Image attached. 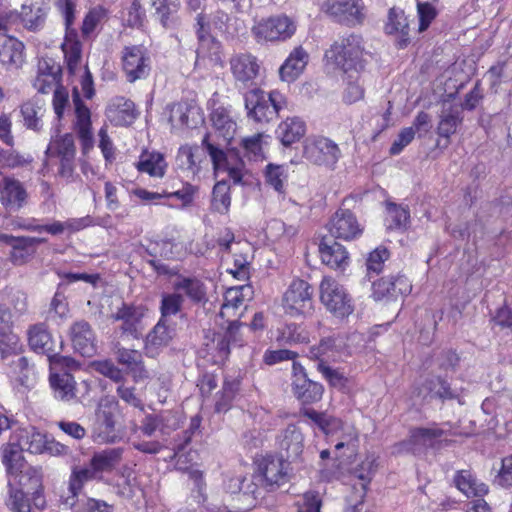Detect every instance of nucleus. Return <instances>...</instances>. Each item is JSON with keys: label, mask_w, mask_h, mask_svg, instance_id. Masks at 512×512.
<instances>
[{"label": "nucleus", "mask_w": 512, "mask_h": 512, "mask_svg": "<svg viewBox=\"0 0 512 512\" xmlns=\"http://www.w3.org/2000/svg\"><path fill=\"white\" fill-rule=\"evenodd\" d=\"M333 432L328 435H337L335 451L337 457L355 456L359 447V432L351 424L342 423L339 420V426H332Z\"/></svg>", "instance_id": "obj_23"}, {"label": "nucleus", "mask_w": 512, "mask_h": 512, "mask_svg": "<svg viewBox=\"0 0 512 512\" xmlns=\"http://www.w3.org/2000/svg\"><path fill=\"white\" fill-rule=\"evenodd\" d=\"M30 348L40 354H47L53 350L54 341L45 324L32 325L27 331Z\"/></svg>", "instance_id": "obj_35"}, {"label": "nucleus", "mask_w": 512, "mask_h": 512, "mask_svg": "<svg viewBox=\"0 0 512 512\" xmlns=\"http://www.w3.org/2000/svg\"><path fill=\"white\" fill-rule=\"evenodd\" d=\"M286 107L285 96L277 90L266 94L254 88L245 94V108L249 118L256 122H269Z\"/></svg>", "instance_id": "obj_5"}, {"label": "nucleus", "mask_w": 512, "mask_h": 512, "mask_svg": "<svg viewBox=\"0 0 512 512\" xmlns=\"http://www.w3.org/2000/svg\"><path fill=\"white\" fill-rule=\"evenodd\" d=\"M176 291H183L193 301L200 302L205 298L206 288L204 284L195 278H183L174 283Z\"/></svg>", "instance_id": "obj_54"}, {"label": "nucleus", "mask_w": 512, "mask_h": 512, "mask_svg": "<svg viewBox=\"0 0 512 512\" xmlns=\"http://www.w3.org/2000/svg\"><path fill=\"white\" fill-rule=\"evenodd\" d=\"M49 157L57 156L60 161L59 174L64 178L72 175L74 166L75 148L73 136L65 134L60 138H54L46 151Z\"/></svg>", "instance_id": "obj_19"}, {"label": "nucleus", "mask_w": 512, "mask_h": 512, "mask_svg": "<svg viewBox=\"0 0 512 512\" xmlns=\"http://www.w3.org/2000/svg\"><path fill=\"white\" fill-rule=\"evenodd\" d=\"M258 473L266 485H279L286 475L283 459L274 456L263 458L258 464Z\"/></svg>", "instance_id": "obj_32"}, {"label": "nucleus", "mask_w": 512, "mask_h": 512, "mask_svg": "<svg viewBox=\"0 0 512 512\" xmlns=\"http://www.w3.org/2000/svg\"><path fill=\"white\" fill-rule=\"evenodd\" d=\"M49 10V0H26L20 12L24 27L32 31L43 27Z\"/></svg>", "instance_id": "obj_26"}, {"label": "nucleus", "mask_w": 512, "mask_h": 512, "mask_svg": "<svg viewBox=\"0 0 512 512\" xmlns=\"http://www.w3.org/2000/svg\"><path fill=\"white\" fill-rule=\"evenodd\" d=\"M385 31L388 34L399 36L400 46L406 44L408 36V22L402 10L393 8L389 11Z\"/></svg>", "instance_id": "obj_49"}, {"label": "nucleus", "mask_w": 512, "mask_h": 512, "mask_svg": "<svg viewBox=\"0 0 512 512\" xmlns=\"http://www.w3.org/2000/svg\"><path fill=\"white\" fill-rule=\"evenodd\" d=\"M303 156L310 163L333 169L341 157L338 145L324 136H310L303 144Z\"/></svg>", "instance_id": "obj_9"}, {"label": "nucleus", "mask_w": 512, "mask_h": 512, "mask_svg": "<svg viewBox=\"0 0 512 512\" xmlns=\"http://www.w3.org/2000/svg\"><path fill=\"white\" fill-rule=\"evenodd\" d=\"M25 449L22 447L20 441L13 439V433L10 436L9 442L2 446V462L5 465L8 474L13 475L18 472L22 467H26L22 452Z\"/></svg>", "instance_id": "obj_37"}, {"label": "nucleus", "mask_w": 512, "mask_h": 512, "mask_svg": "<svg viewBox=\"0 0 512 512\" xmlns=\"http://www.w3.org/2000/svg\"><path fill=\"white\" fill-rule=\"evenodd\" d=\"M322 10L347 25L360 24L365 16L362 0H328Z\"/></svg>", "instance_id": "obj_14"}, {"label": "nucleus", "mask_w": 512, "mask_h": 512, "mask_svg": "<svg viewBox=\"0 0 512 512\" xmlns=\"http://www.w3.org/2000/svg\"><path fill=\"white\" fill-rule=\"evenodd\" d=\"M25 62V46L13 36L0 34V66L7 70H17Z\"/></svg>", "instance_id": "obj_20"}, {"label": "nucleus", "mask_w": 512, "mask_h": 512, "mask_svg": "<svg viewBox=\"0 0 512 512\" xmlns=\"http://www.w3.org/2000/svg\"><path fill=\"white\" fill-rule=\"evenodd\" d=\"M13 439L20 441L22 447L30 453H44L46 436L37 431L34 427L14 431Z\"/></svg>", "instance_id": "obj_39"}, {"label": "nucleus", "mask_w": 512, "mask_h": 512, "mask_svg": "<svg viewBox=\"0 0 512 512\" xmlns=\"http://www.w3.org/2000/svg\"><path fill=\"white\" fill-rule=\"evenodd\" d=\"M240 382L237 379L225 380L222 391L216 401L215 408L218 412H226L230 409L233 400L239 390Z\"/></svg>", "instance_id": "obj_57"}, {"label": "nucleus", "mask_w": 512, "mask_h": 512, "mask_svg": "<svg viewBox=\"0 0 512 512\" xmlns=\"http://www.w3.org/2000/svg\"><path fill=\"white\" fill-rule=\"evenodd\" d=\"M74 349L82 356L90 357L96 352L95 337L88 323L76 322L70 331Z\"/></svg>", "instance_id": "obj_27"}, {"label": "nucleus", "mask_w": 512, "mask_h": 512, "mask_svg": "<svg viewBox=\"0 0 512 512\" xmlns=\"http://www.w3.org/2000/svg\"><path fill=\"white\" fill-rule=\"evenodd\" d=\"M43 240L36 237H22L13 242L10 259L15 265H23L35 252V245Z\"/></svg>", "instance_id": "obj_44"}, {"label": "nucleus", "mask_w": 512, "mask_h": 512, "mask_svg": "<svg viewBox=\"0 0 512 512\" xmlns=\"http://www.w3.org/2000/svg\"><path fill=\"white\" fill-rule=\"evenodd\" d=\"M212 131L205 138L207 149L213 161L216 176L227 173L235 184H241L246 174L244 162L234 150H223L216 147L210 140L216 141L218 146H226L233 140L237 124L231 114V107L220 103L219 95L213 94L208 101Z\"/></svg>", "instance_id": "obj_1"}, {"label": "nucleus", "mask_w": 512, "mask_h": 512, "mask_svg": "<svg viewBox=\"0 0 512 512\" xmlns=\"http://www.w3.org/2000/svg\"><path fill=\"white\" fill-rule=\"evenodd\" d=\"M176 291L174 293H165L161 300L162 317L176 315L182 306L183 297Z\"/></svg>", "instance_id": "obj_64"}, {"label": "nucleus", "mask_w": 512, "mask_h": 512, "mask_svg": "<svg viewBox=\"0 0 512 512\" xmlns=\"http://www.w3.org/2000/svg\"><path fill=\"white\" fill-rule=\"evenodd\" d=\"M73 103L75 106L76 127L78 134L82 140L84 149H87L92 146L91 116L89 109L85 107L81 102L80 93L77 86L73 88Z\"/></svg>", "instance_id": "obj_30"}, {"label": "nucleus", "mask_w": 512, "mask_h": 512, "mask_svg": "<svg viewBox=\"0 0 512 512\" xmlns=\"http://www.w3.org/2000/svg\"><path fill=\"white\" fill-rule=\"evenodd\" d=\"M198 153L199 148L197 146L184 145L179 149L177 160L182 167L195 174L197 172Z\"/></svg>", "instance_id": "obj_63"}, {"label": "nucleus", "mask_w": 512, "mask_h": 512, "mask_svg": "<svg viewBox=\"0 0 512 512\" xmlns=\"http://www.w3.org/2000/svg\"><path fill=\"white\" fill-rule=\"evenodd\" d=\"M122 61L123 70L130 82L145 78L149 74V57L141 46L126 47Z\"/></svg>", "instance_id": "obj_16"}, {"label": "nucleus", "mask_w": 512, "mask_h": 512, "mask_svg": "<svg viewBox=\"0 0 512 512\" xmlns=\"http://www.w3.org/2000/svg\"><path fill=\"white\" fill-rule=\"evenodd\" d=\"M61 77V68L54 67L52 68V72L48 74L45 73H37L36 78L34 79L33 86L40 93H48L53 89H56L59 86V81Z\"/></svg>", "instance_id": "obj_58"}, {"label": "nucleus", "mask_w": 512, "mask_h": 512, "mask_svg": "<svg viewBox=\"0 0 512 512\" xmlns=\"http://www.w3.org/2000/svg\"><path fill=\"white\" fill-rule=\"evenodd\" d=\"M271 137L264 133H258L242 140V145L247 155L254 160L264 158Z\"/></svg>", "instance_id": "obj_51"}, {"label": "nucleus", "mask_w": 512, "mask_h": 512, "mask_svg": "<svg viewBox=\"0 0 512 512\" xmlns=\"http://www.w3.org/2000/svg\"><path fill=\"white\" fill-rule=\"evenodd\" d=\"M275 134L282 145L291 146L306 134V123L297 116L287 117L278 124Z\"/></svg>", "instance_id": "obj_28"}, {"label": "nucleus", "mask_w": 512, "mask_h": 512, "mask_svg": "<svg viewBox=\"0 0 512 512\" xmlns=\"http://www.w3.org/2000/svg\"><path fill=\"white\" fill-rule=\"evenodd\" d=\"M279 446L286 451L287 457L297 459L304 449V437L299 428L295 425H289L279 438Z\"/></svg>", "instance_id": "obj_38"}, {"label": "nucleus", "mask_w": 512, "mask_h": 512, "mask_svg": "<svg viewBox=\"0 0 512 512\" xmlns=\"http://www.w3.org/2000/svg\"><path fill=\"white\" fill-rule=\"evenodd\" d=\"M236 327L229 325L225 334L217 333L212 339L207 338L205 343V357H208L214 364H222L230 353L229 338L232 336Z\"/></svg>", "instance_id": "obj_31"}, {"label": "nucleus", "mask_w": 512, "mask_h": 512, "mask_svg": "<svg viewBox=\"0 0 512 512\" xmlns=\"http://www.w3.org/2000/svg\"><path fill=\"white\" fill-rule=\"evenodd\" d=\"M20 112L23 118V124L27 129L40 131L43 123L42 118L45 113L44 103L37 99L24 102L21 105Z\"/></svg>", "instance_id": "obj_40"}, {"label": "nucleus", "mask_w": 512, "mask_h": 512, "mask_svg": "<svg viewBox=\"0 0 512 512\" xmlns=\"http://www.w3.org/2000/svg\"><path fill=\"white\" fill-rule=\"evenodd\" d=\"M377 469L378 458L373 454L367 455L364 460L355 468V476L362 481L359 504L363 502L364 496L368 490V486Z\"/></svg>", "instance_id": "obj_47"}, {"label": "nucleus", "mask_w": 512, "mask_h": 512, "mask_svg": "<svg viewBox=\"0 0 512 512\" xmlns=\"http://www.w3.org/2000/svg\"><path fill=\"white\" fill-rule=\"evenodd\" d=\"M173 335V329L168 327L163 320H160L146 337V354L150 357L156 356L163 347L169 344Z\"/></svg>", "instance_id": "obj_34"}, {"label": "nucleus", "mask_w": 512, "mask_h": 512, "mask_svg": "<svg viewBox=\"0 0 512 512\" xmlns=\"http://www.w3.org/2000/svg\"><path fill=\"white\" fill-rule=\"evenodd\" d=\"M118 361L125 365L127 369L132 373L135 382H140L149 377L148 371L142 364V356L140 352L129 349H119Z\"/></svg>", "instance_id": "obj_42"}, {"label": "nucleus", "mask_w": 512, "mask_h": 512, "mask_svg": "<svg viewBox=\"0 0 512 512\" xmlns=\"http://www.w3.org/2000/svg\"><path fill=\"white\" fill-rule=\"evenodd\" d=\"M146 312L147 310L142 306H123L113 317L115 320L123 321L122 329L125 333H129L133 337H138L143 329L141 321L144 318Z\"/></svg>", "instance_id": "obj_33"}, {"label": "nucleus", "mask_w": 512, "mask_h": 512, "mask_svg": "<svg viewBox=\"0 0 512 512\" xmlns=\"http://www.w3.org/2000/svg\"><path fill=\"white\" fill-rule=\"evenodd\" d=\"M138 170L145 172L152 177H163L167 168V163L162 154L158 152L142 153L138 162Z\"/></svg>", "instance_id": "obj_45"}, {"label": "nucleus", "mask_w": 512, "mask_h": 512, "mask_svg": "<svg viewBox=\"0 0 512 512\" xmlns=\"http://www.w3.org/2000/svg\"><path fill=\"white\" fill-rule=\"evenodd\" d=\"M229 65L235 84L240 87L248 88L256 85L263 74L260 60L251 53L233 55Z\"/></svg>", "instance_id": "obj_12"}, {"label": "nucleus", "mask_w": 512, "mask_h": 512, "mask_svg": "<svg viewBox=\"0 0 512 512\" xmlns=\"http://www.w3.org/2000/svg\"><path fill=\"white\" fill-rule=\"evenodd\" d=\"M28 194L24 185L13 177L0 180V203L9 210L20 209L27 200Z\"/></svg>", "instance_id": "obj_24"}, {"label": "nucleus", "mask_w": 512, "mask_h": 512, "mask_svg": "<svg viewBox=\"0 0 512 512\" xmlns=\"http://www.w3.org/2000/svg\"><path fill=\"white\" fill-rule=\"evenodd\" d=\"M363 41L351 34L335 41L324 54V64L329 70H341L345 74L343 101L352 104L364 97L359 72L364 68Z\"/></svg>", "instance_id": "obj_2"}, {"label": "nucleus", "mask_w": 512, "mask_h": 512, "mask_svg": "<svg viewBox=\"0 0 512 512\" xmlns=\"http://www.w3.org/2000/svg\"><path fill=\"white\" fill-rule=\"evenodd\" d=\"M107 20V10L102 6H96L90 9L84 17L82 24V33L89 37L97 28Z\"/></svg>", "instance_id": "obj_56"}, {"label": "nucleus", "mask_w": 512, "mask_h": 512, "mask_svg": "<svg viewBox=\"0 0 512 512\" xmlns=\"http://www.w3.org/2000/svg\"><path fill=\"white\" fill-rule=\"evenodd\" d=\"M0 351L3 358L9 355H19L22 351V344L19 337L9 330L0 332Z\"/></svg>", "instance_id": "obj_59"}, {"label": "nucleus", "mask_w": 512, "mask_h": 512, "mask_svg": "<svg viewBox=\"0 0 512 512\" xmlns=\"http://www.w3.org/2000/svg\"><path fill=\"white\" fill-rule=\"evenodd\" d=\"M296 22L287 15L262 17L254 21L251 34L258 44L281 43L293 37Z\"/></svg>", "instance_id": "obj_3"}, {"label": "nucleus", "mask_w": 512, "mask_h": 512, "mask_svg": "<svg viewBox=\"0 0 512 512\" xmlns=\"http://www.w3.org/2000/svg\"><path fill=\"white\" fill-rule=\"evenodd\" d=\"M457 488L467 497L481 498L488 493V486L478 480L470 471H461L455 477Z\"/></svg>", "instance_id": "obj_41"}, {"label": "nucleus", "mask_w": 512, "mask_h": 512, "mask_svg": "<svg viewBox=\"0 0 512 512\" xmlns=\"http://www.w3.org/2000/svg\"><path fill=\"white\" fill-rule=\"evenodd\" d=\"M97 417L99 420H102V423L99 426L100 432L96 436L97 440L103 443L115 442L117 436L114 433V421L112 416L107 415L105 411L99 409Z\"/></svg>", "instance_id": "obj_61"}, {"label": "nucleus", "mask_w": 512, "mask_h": 512, "mask_svg": "<svg viewBox=\"0 0 512 512\" xmlns=\"http://www.w3.org/2000/svg\"><path fill=\"white\" fill-rule=\"evenodd\" d=\"M155 14L163 26H168L172 16L177 12L178 0H151Z\"/></svg>", "instance_id": "obj_60"}, {"label": "nucleus", "mask_w": 512, "mask_h": 512, "mask_svg": "<svg viewBox=\"0 0 512 512\" xmlns=\"http://www.w3.org/2000/svg\"><path fill=\"white\" fill-rule=\"evenodd\" d=\"M409 212L405 207L387 203L385 224L388 229H403L409 222Z\"/></svg>", "instance_id": "obj_53"}, {"label": "nucleus", "mask_w": 512, "mask_h": 512, "mask_svg": "<svg viewBox=\"0 0 512 512\" xmlns=\"http://www.w3.org/2000/svg\"><path fill=\"white\" fill-rule=\"evenodd\" d=\"M452 434L438 425L417 428L411 431L408 440L404 442L406 450L413 453L421 452L427 448L441 449L447 446Z\"/></svg>", "instance_id": "obj_11"}, {"label": "nucleus", "mask_w": 512, "mask_h": 512, "mask_svg": "<svg viewBox=\"0 0 512 512\" xmlns=\"http://www.w3.org/2000/svg\"><path fill=\"white\" fill-rule=\"evenodd\" d=\"M123 450L121 448H111L103 450L94 454L91 459V466H93L101 478L105 472L112 471L120 462Z\"/></svg>", "instance_id": "obj_43"}, {"label": "nucleus", "mask_w": 512, "mask_h": 512, "mask_svg": "<svg viewBox=\"0 0 512 512\" xmlns=\"http://www.w3.org/2000/svg\"><path fill=\"white\" fill-rule=\"evenodd\" d=\"M253 296V289L250 285H241L230 287L224 294V301L220 310V317L226 319L229 325L238 327V322L234 320L239 314L238 308Z\"/></svg>", "instance_id": "obj_17"}, {"label": "nucleus", "mask_w": 512, "mask_h": 512, "mask_svg": "<svg viewBox=\"0 0 512 512\" xmlns=\"http://www.w3.org/2000/svg\"><path fill=\"white\" fill-rule=\"evenodd\" d=\"M100 478L93 466L76 467L73 469L69 480V491L75 497L81 490L84 482Z\"/></svg>", "instance_id": "obj_55"}, {"label": "nucleus", "mask_w": 512, "mask_h": 512, "mask_svg": "<svg viewBox=\"0 0 512 512\" xmlns=\"http://www.w3.org/2000/svg\"><path fill=\"white\" fill-rule=\"evenodd\" d=\"M309 62V54L302 47H295L279 68V78L283 82L296 81L305 71Z\"/></svg>", "instance_id": "obj_22"}, {"label": "nucleus", "mask_w": 512, "mask_h": 512, "mask_svg": "<svg viewBox=\"0 0 512 512\" xmlns=\"http://www.w3.org/2000/svg\"><path fill=\"white\" fill-rule=\"evenodd\" d=\"M225 488L228 492L234 494L242 492L248 500V505H254L256 499V485L242 476L232 477L225 482Z\"/></svg>", "instance_id": "obj_52"}, {"label": "nucleus", "mask_w": 512, "mask_h": 512, "mask_svg": "<svg viewBox=\"0 0 512 512\" xmlns=\"http://www.w3.org/2000/svg\"><path fill=\"white\" fill-rule=\"evenodd\" d=\"M169 120L174 129L192 128L203 122V115L197 104L181 102L172 105Z\"/></svg>", "instance_id": "obj_25"}, {"label": "nucleus", "mask_w": 512, "mask_h": 512, "mask_svg": "<svg viewBox=\"0 0 512 512\" xmlns=\"http://www.w3.org/2000/svg\"><path fill=\"white\" fill-rule=\"evenodd\" d=\"M320 301L337 318H346L354 311L352 297L346 288L332 277H324L319 285Z\"/></svg>", "instance_id": "obj_6"}, {"label": "nucleus", "mask_w": 512, "mask_h": 512, "mask_svg": "<svg viewBox=\"0 0 512 512\" xmlns=\"http://www.w3.org/2000/svg\"><path fill=\"white\" fill-rule=\"evenodd\" d=\"M231 206L230 186L224 180L218 181L213 188L211 209L214 212L225 215Z\"/></svg>", "instance_id": "obj_50"}, {"label": "nucleus", "mask_w": 512, "mask_h": 512, "mask_svg": "<svg viewBox=\"0 0 512 512\" xmlns=\"http://www.w3.org/2000/svg\"><path fill=\"white\" fill-rule=\"evenodd\" d=\"M106 116L116 126L130 125L136 118L134 103L123 97H117L108 105Z\"/></svg>", "instance_id": "obj_29"}, {"label": "nucleus", "mask_w": 512, "mask_h": 512, "mask_svg": "<svg viewBox=\"0 0 512 512\" xmlns=\"http://www.w3.org/2000/svg\"><path fill=\"white\" fill-rule=\"evenodd\" d=\"M198 40L196 66L215 67L223 65L222 49L220 42L210 34L209 23L204 16H198Z\"/></svg>", "instance_id": "obj_10"}, {"label": "nucleus", "mask_w": 512, "mask_h": 512, "mask_svg": "<svg viewBox=\"0 0 512 512\" xmlns=\"http://www.w3.org/2000/svg\"><path fill=\"white\" fill-rule=\"evenodd\" d=\"M8 377L15 386H29L34 370L25 357L19 356L8 368Z\"/></svg>", "instance_id": "obj_48"}, {"label": "nucleus", "mask_w": 512, "mask_h": 512, "mask_svg": "<svg viewBox=\"0 0 512 512\" xmlns=\"http://www.w3.org/2000/svg\"><path fill=\"white\" fill-rule=\"evenodd\" d=\"M50 384L54 390L55 397L62 401H70L75 398V381L71 374L51 373Z\"/></svg>", "instance_id": "obj_46"}, {"label": "nucleus", "mask_w": 512, "mask_h": 512, "mask_svg": "<svg viewBox=\"0 0 512 512\" xmlns=\"http://www.w3.org/2000/svg\"><path fill=\"white\" fill-rule=\"evenodd\" d=\"M412 285L404 275L383 277L372 285V296L375 300L396 299L398 296L411 292Z\"/></svg>", "instance_id": "obj_18"}, {"label": "nucleus", "mask_w": 512, "mask_h": 512, "mask_svg": "<svg viewBox=\"0 0 512 512\" xmlns=\"http://www.w3.org/2000/svg\"><path fill=\"white\" fill-rule=\"evenodd\" d=\"M292 391L302 404H312L321 400L323 386L308 379L304 367L293 362Z\"/></svg>", "instance_id": "obj_15"}, {"label": "nucleus", "mask_w": 512, "mask_h": 512, "mask_svg": "<svg viewBox=\"0 0 512 512\" xmlns=\"http://www.w3.org/2000/svg\"><path fill=\"white\" fill-rule=\"evenodd\" d=\"M313 291L310 284L295 278L282 295L281 307L290 317H306L313 309Z\"/></svg>", "instance_id": "obj_8"}, {"label": "nucleus", "mask_w": 512, "mask_h": 512, "mask_svg": "<svg viewBox=\"0 0 512 512\" xmlns=\"http://www.w3.org/2000/svg\"><path fill=\"white\" fill-rule=\"evenodd\" d=\"M323 264L335 270H345L350 263L347 249L333 239L323 237L318 246Z\"/></svg>", "instance_id": "obj_21"}, {"label": "nucleus", "mask_w": 512, "mask_h": 512, "mask_svg": "<svg viewBox=\"0 0 512 512\" xmlns=\"http://www.w3.org/2000/svg\"><path fill=\"white\" fill-rule=\"evenodd\" d=\"M9 485L15 488L14 494H11L9 506L17 497L18 502L26 503L25 497L31 496L34 505L37 508L45 507V499L42 495V476L38 468L26 465L14 472L13 475L9 474Z\"/></svg>", "instance_id": "obj_4"}, {"label": "nucleus", "mask_w": 512, "mask_h": 512, "mask_svg": "<svg viewBox=\"0 0 512 512\" xmlns=\"http://www.w3.org/2000/svg\"><path fill=\"white\" fill-rule=\"evenodd\" d=\"M494 483L502 488H512V453L501 459Z\"/></svg>", "instance_id": "obj_62"}, {"label": "nucleus", "mask_w": 512, "mask_h": 512, "mask_svg": "<svg viewBox=\"0 0 512 512\" xmlns=\"http://www.w3.org/2000/svg\"><path fill=\"white\" fill-rule=\"evenodd\" d=\"M57 7L64 17L66 35L62 43V51L71 74L76 76L81 59V44L75 31L70 30L76 17L77 0H58Z\"/></svg>", "instance_id": "obj_7"}, {"label": "nucleus", "mask_w": 512, "mask_h": 512, "mask_svg": "<svg viewBox=\"0 0 512 512\" xmlns=\"http://www.w3.org/2000/svg\"><path fill=\"white\" fill-rule=\"evenodd\" d=\"M270 338L279 344H300L309 342V333L304 326L290 323L272 331Z\"/></svg>", "instance_id": "obj_36"}, {"label": "nucleus", "mask_w": 512, "mask_h": 512, "mask_svg": "<svg viewBox=\"0 0 512 512\" xmlns=\"http://www.w3.org/2000/svg\"><path fill=\"white\" fill-rule=\"evenodd\" d=\"M330 234L343 241H352L359 238L364 232V225L358 221L354 213L346 209H339L328 223Z\"/></svg>", "instance_id": "obj_13"}]
</instances>
